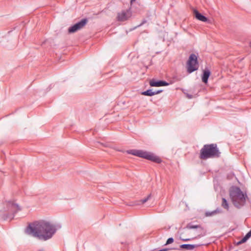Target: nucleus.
I'll use <instances>...</instances> for the list:
<instances>
[{
	"label": "nucleus",
	"mask_w": 251,
	"mask_h": 251,
	"mask_svg": "<svg viewBox=\"0 0 251 251\" xmlns=\"http://www.w3.org/2000/svg\"><path fill=\"white\" fill-rule=\"evenodd\" d=\"M131 15V13L129 10L123 11L121 14H118V20L119 21L124 22L127 20Z\"/></svg>",
	"instance_id": "9d476101"
},
{
	"label": "nucleus",
	"mask_w": 251,
	"mask_h": 251,
	"mask_svg": "<svg viewBox=\"0 0 251 251\" xmlns=\"http://www.w3.org/2000/svg\"><path fill=\"white\" fill-rule=\"evenodd\" d=\"M229 197L234 205L240 208L245 203L246 195L238 187H232L229 190Z\"/></svg>",
	"instance_id": "7ed1b4c3"
},
{
	"label": "nucleus",
	"mask_w": 251,
	"mask_h": 251,
	"mask_svg": "<svg viewBox=\"0 0 251 251\" xmlns=\"http://www.w3.org/2000/svg\"><path fill=\"white\" fill-rule=\"evenodd\" d=\"M251 236V229L246 234V235L243 237V241H245L246 242Z\"/></svg>",
	"instance_id": "f3484780"
},
{
	"label": "nucleus",
	"mask_w": 251,
	"mask_h": 251,
	"mask_svg": "<svg viewBox=\"0 0 251 251\" xmlns=\"http://www.w3.org/2000/svg\"><path fill=\"white\" fill-rule=\"evenodd\" d=\"M180 80V78L178 77V76H175L173 77L172 79L170 81L169 83L173 84L176 81H179Z\"/></svg>",
	"instance_id": "a211bd4d"
},
{
	"label": "nucleus",
	"mask_w": 251,
	"mask_h": 251,
	"mask_svg": "<svg viewBox=\"0 0 251 251\" xmlns=\"http://www.w3.org/2000/svg\"><path fill=\"white\" fill-rule=\"evenodd\" d=\"M221 211V210L220 209H219V208H217L216 210H213L211 212H206L205 213V215L206 217L212 216L217 213H220Z\"/></svg>",
	"instance_id": "ddd939ff"
},
{
	"label": "nucleus",
	"mask_w": 251,
	"mask_h": 251,
	"mask_svg": "<svg viewBox=\"0 0 251 251\" xmlns=\"http://www.w3.org/2000/svg\"><path fill=\"white\" fill-rule=\"evenodd\" d=\"M128 154H132L141 158L146 159L156 163H160L162 160L153 153L138 150H129L126 151Z\"/></svg>",
	"instance_id": "20e7f679"
},
{
	"label": "nucleus",
	"mask_w": 251,
	"mask_h": 251,
	"mask_svg": "<svg viewBox=\"0 0 251 251\" xmlns=\"http://www.w3.org/2000/svg\"><path fill=\"white\" fill-rule=\"evenodd\" d=\"M174 238L173 237L169 238L167 239V240L166 241V243L165 244V245H167L172 244V243H173L174 242Z\"/></svg>",
	"instance_id": "aec40b11"
},
{
	"label": "nucleus",
	"mask_w": 251,
	"mask_h": 251,
	"mask_svg": "<svg viewBox=\"0 0 251 251\" xmlns=\"http://www.w3.org/2000/svg\"><path fill=\"white\" fill-rule=\"evenodd\" d=\"M5 211L7 212V214H3L2 218L4 220H11L15 216V214L19 211L21 210L20 206L13 201H8L6 202Z\"/></svg>",
	"instance_id": "39448f33"
},
{
	"label": "nucleus",
	"mask_w": 251,
	"mask_h": 251,
	"mask_svg": "<svg viewBox=\"0 0 251 251\" xmlns=\"http://www.w3.org/2000/svg\"><path fill=\"white\" fill-rule=\"evenodd\" d=\"M187 71L189 74H191L199 68V62L198 56L194 53L190 55L187 64Z\"/></svg>",
	"instance_id": "423d86ee"
},
{
	"label": "nucleus",
	"mask_w": 251,
	"mask_h": 251,
	"mask_svg": "<svg viewBox=\"0 0 251 251\" xmlns=\"http://www.w3.org/2000/svg\"><path fill=\"white\" fill-rule=\"evenodd\" d=\"M162 92H163L162 90H157V91H153L154 95H156V94H158L161 93Z\"/></svg>",
	"instance_id": "412c9836"
},
{
	"label": "nucleus",
	"mask_w": 251,
	"mask_h": 251,
	"mask_svg": "<svg viewBox=\"0 0 251 251\" xmlns=\"http://www.w3.org/2000/svg\"><path fill=\"white\" fill-rule=\"evenodd\" d=\"M150 85L151 87H161L168 86L170 83L163 80H158L152 78L150 80Z\"/></svg>",
	"instance_id": "6e6552de"
},
{
	"label": "nucleus",
	"mask_w": 251,
	"mask_h": 251,
	"mask_svg": "<svg viewBox=\"0 0 251 251\" xmlns=\"http://www.w3.org/2000/svg\"><path fill=\"white\" fill-rule=\"evenodd\" d=\"M245 242H246L245 241H243V238H242V239L237 243V245H240Z\"/></svg>",
	"instance_id": "393cba45"
},
{
	"label": "nucleus",
	"mask_w": 251,
	"mask_h": 251,
	"mask_svg": "<svg viewBox=\"0 0 251 251\" xmlns=\"http://www.w3.org/2000/svg\"><path fill=\"white\" fill-rule=\"evenodd\" d=\"M141 94L146 96H154V92L152 89H148L146 91H143L141 93Z\"/></svg>",
	"instance_id": "2eb2a0df"
},
{
	"label": "nucleus",
	"mask_w": 251,
	"mask_h": 251,
	"mask_svg": "<svg viewBox=\"0 0 251 251\" xmlns=\"http://www.w3.org/2000/svg\"><path fill=\"white\" fill-rule=\"evenodd\" d=\"M221 206L225 209L228 210L229 209V205L227 200L224 198H222V202Z\"/></svg>",
	"instance_id": "dca6fc26"
},
{
	"label": "nucleus",
	"mask_w": 251,
	"mask_h": 251,
	"mask_svg": "<svg viewBox=\"0 0 251 251\" xmlns=\"http://www.w3.org/2000/svg\"><path fill=\"white\" fill-rule=\"evenodd\" d=\"M193 13L197 19L203 22L210 23V20L206 17L202 15L201 13L199 12L197 10H194Z\"/></svg>",
	"instance_id": "1a4fd4ad"
},
{
	"label": "nucleus",
	"mask_w": 251,
	"mask_h": 251,
	"mask_svg": "<svg viewBox=\"0 0 251 251\" xmlns=\"http://www.w3.org/2000/svg\"><path fill=\"white\" fill-rule=\"evenodd\" d=\"M135 1L136 0H130V5H132Z\"/></svg>",
	"instance_id": "bb28decb"
},
{
	"label": "nucleus",
	"mask_w": 251,
	"mask_h": 251,
	"mask_svg": "<svg viewBox=\"0 0 251 251\" xmlns=\"http://www.w3.org/2000/svg\"><path fill=\"white\" fill-rule=\"evenodd\" d=\"M187 97L189 98V99H191L192 98V96L191 95H189V94H187Z\"/></svg>",
	"instance_id": "cd10ccee"
},
{
	"label": "nucleus",
	"mask_w": 251,
	"mask_h": 251,
	"mask_svg": "<svg viewBox=\"0 0 251 251\" xmlns=\"http://www.w3.org/2000/svg\"><path fill=\"white\" fill-rule=\"evenodd\" d=\"M210 75L211 72L209 70L205 68L204 70H203L202 74L201 75L202 81L204 83H207Z\"/></svg>",
	"instance_id": "9b49d317"
},
{
	"label": "nucleus",
	"mask_w": 251,
	"mask_h": 251,
	"mask_svg": "<svg viewBox=\"0 0 251 251\" xmlns=\"http://www.w3.org/2000/svg\"><path fill=\"white\" fill-rule=\"evenodd\" d=\"M245 242H246L245 241H243V238H242V239L237 243V245H240Z\"/></svg>",
	"instance_id": "b1692460"
},
{
	"label": "nucleus",
	"mask_w": 251,
	"mask_h": 251,
	"mask_svg": "<svg viewBox=\"0 0 251 251\" xmlns=\"http://www.w3.org/2000/svg\"><path fill=\"white\" fill-rule=\"evenodd\" d=\"M170 250H174L179 251L180 248L179 247L178 248H177V247H174V248H170Z\"/></svg>",
	"instance_id": "a878e982"
},
{
	"label": "nucleus",
	"mask_w": 251,
	"mask_h": 251,
	"mask_svg": "<svg viewBox=\"0 0 251 251\" xmlns=\"http://www.w3.org/2000/svg\"><path fill=\"white\" fill-rule=\"evenodd\" d=\"M221 154L216 144H205L200 150L199 158L205 160L209 158H219Z\"/></svg>",
	"instance_id": "f03ea898"
},
{
	"label": "nucleus",
	"mask_w": 251,
	"mask_h": 251,
	"mask_svg": "<svg viewBox=\"0 0 251 251\" xmlns=\"http://www.w3.org/2000/svg\"><path fill=\"white\" fill-rule=\"evenodd\" d=\"M38 251H45L43 249H41L38 250Z\"/></svg>",
	"instance_id": "c85d7f7f"
},
{
	"label": "nucleus",
	"mask_w": 251,
	"mask_h": 251,
	"mask_svg": "<svg viewBox=\"0 0 251 251\" xmlns=\"http://www.w3.org/2000/svg\"><path fill=\"white\" fill-rule=\"evenodd\" d=\"M188 229H195V228H201V226L199 225H194L193 223H188L186 227Z\"/></svg>",
	"instance_id": "4468645a"
},
{
	"label": "nucleus",
	"mask_w": 251,
	"mask_h": 251,
	"mask_svg": "<svg viewBox=\"0 0 251 251\" xmlns=\"http://www.w3.org/2000/svg\"><path fill=\"white\" fill-rule=\"evenodd\" d=\"M88 19L84 18L76 24L69 27L68 32L69 33H74L82 28L87 23Z\"/></svg>",
	"instance_id": "0eeeda50"
},
{
	"label": "nucleus",
	"mask_w": 251,
	"mask_h": 251,
	"mask_svg": "<svg viewBox=\"0 0 251 251\" xmlns=\"http://www.w3.org/2000/svg\"><path fill=\"white\" fill-rule=\"evenodd\" d=\"M146 23H147V20H143L142 23L138 26H140L143 25L144 24H145Z\"/></svg>",
	"instance_id": "4be33fe9"
},
{
	"label": "nucleus",
	"mask_w": 251,
	"mask_h": 251,
	"mask_svg": "<svg viewBox=\"0 0 251 251\" xmlns=\"http://www.w3.org/2000/svg\"><path fill=\"white\" fill-rule=\"evenodd\" d=\"M151 194H150L145 198L141 200L140 201V202H141L142 204H143V203L146 202L151 198Z\"/></svg>",
	"instance_id": "6ab92c4d"
},
{
	"label": "nucleus",
	"mask_w": 251,
	"mask_h": 251,
	"mask_svg": "<svg viewBox=\"0 0 251 251\" xmlns=\"http://www.w3.org/2000/svg\"><path fill=\"white\" fill-rule=\"evenodd\" d=\"M197 245H193V244H182L179 246V248L182 250H193L196 247H198Z\"/></svg>",
	"instance_id": "f8f14e48"
},
{
	"label": "nucleus",
	"mask_w": 251,
	"mask_h": 251,
	"mask_svg": "<svg viewBox=\"0 0 251 251\" xmlns=\"http://www.w3.org/2000/svg\"><path fill=\"white\" fill-rule=\"evenodd\" d=\"M60 228L61 226L59 224L41 220L29 224L26 228V233L40 240L45 241L51 239Z\"/></svg>",
	"instance_id": "f257e3e1"
},
{
	"label": "nucleus",
	"mask_w": 251,
	"mask_h": 251,
	"mask_svg": "<svg viewBox=\"0 0 251 251\" xmlns=\"http://www.w3.org/2000/svg\"><path fill=\"white\" fill-rule=\"evenodd\" d=\"M180 239L183 241H188L191 240L190 238H180Z\"/></svg>",
	"instance_id": "5701e85b"
}]
</instances>
